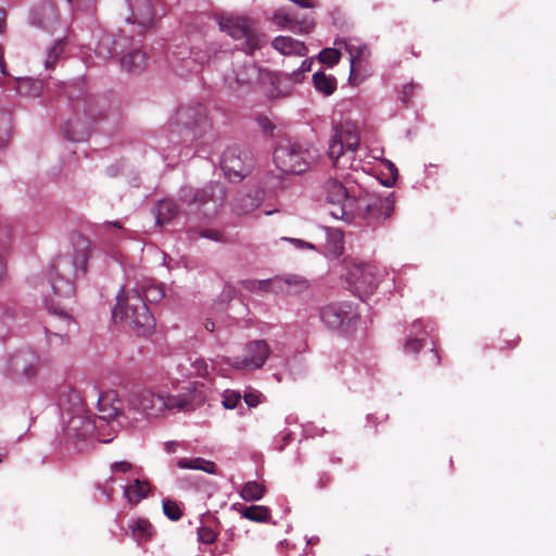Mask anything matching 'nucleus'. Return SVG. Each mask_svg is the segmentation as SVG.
Wrapping results in <instances>:
<instances>
[{"instance_id": "f257e3e1", "label": "nucleus", "mask_w": 556, "mask_h": 556, "mask_svg": "<svg viewBox=\"0 0 556 556\" xmlns=\"http://www.w3.org/2000/svg\"><path fill=\"white\" fill-rule=\"evenodd\" d=\"M325 204L336 219L351 222L355 218L366 220L369 225L389 218L394 211V195L380 197L375 193L352 194L337 179H329L324 186Z\"/></svg>"}, {"instance_id": "f03ea898", "label": "nucleus", "mask_w": 556, "mask_h": 556, "mask_svg": "<svg viewBox=\"0 0 556 556\" xmlns=\"http://www.w3.org/2000/svg\"><path fill=\"white\" fill-rule=\"evenodd\" d=\"M202 401V393L189 384L177 394H170L163 390H142L129 400V404L135 410L151 418L159 417L166 410H193Z\"/></svg>"}, {"instance_id": "7ed1b4c3", "label": "nucleus", "mask_w": 556, "mask_h": 556, "mask_svg": "<svg viewBox=\"0 0 556 556\" xmlns=\"http://www.w3.org/2000/svg\"><path fill=\"white\" fill-rule=\"evenodd\" d=\"M116 300L117 302L112 313L115 323H126L137 336H147L154 329V318L140 291L123 288L117 294Z\"/></svg>"}, {"instance_id": "20e7f679", "label": "nucleus", "mask_w": 556, "mask_h": 556, "mask_svg": "<svg viewBox=\"0 0 556 556\" xmlns=\"http://www.w3.org/2000/svg\"><path fill=\"white\" fill-rule=\"evenodd\" d=\"M51 288L53 298L46 299L49 318L45 321V331L47 336L64 337L73 324L64 301H70L74 296L75 286L70 279L55 277L51 281Z\"/></svg>"}, {"instance_id": "39448f33", "label": "nucleus", "mask_w": 556, "mask_h": 556, "mask_svg": "<svg viewBox=\"0 0 556 556\" xmlns=\"http://www.w3.org/2000/svg\"><path fill=\"white\" fill-rule=\"evenodd\" d=\"M64 96L70 100L73 112L75 114L74 119L66 122L63 129L64 137L72 141L79 140L75 135V128L78 125L88 126L102 117L103 110L98 99L88 93L83 88V84H62Z\"/></svg>"}, {"instance_id": "423d86ee", "label": "nucleus", "mask_w": 556, "mask_h": 556, "mask_svg": "<svg viewBox=\"0 0 556 556\" xmlns=\"http://www.w3.org/2000/svg\"><path fill=\"white\" fill-rule=\"evenodd\" d=\"M179 200L189 207L203 214V216L211 217L215 215L217 210L224 204L226 200V188L224 184L218 181H212L200 189L186 186L179 191Z\"/></svg>"}, {"instance_id": "0eeeda50", "label": "nucleus", "mask_w": 556, "mask_h": 556, "mask_svg": "<svg viewBox=\"0 0 556 556\" xmlns=\"http://www.w3.org/2000/svg\"><path fill=\"white\" fill-rule=\"evenodd\" d=\"M359 146V132L352 122L340 123L334 127V132L328 148V155L334 167L346 168L352 164L353 153Z\"/></svg>"}, {"instance_id": "6e6552de", "label": "nucleus", "mask_w": 556, "mask_h": 556, "mask_svg": "<svg viewBox=\"0 0 556 556\" xmlns=\"http://www.w3.org/2000/svg\"><path fill=\"white\" fill-rule=\"evenodd\" d=\"M274 162L285 174H302L316 160V151L298 142L280 143L273 154Z\"/></svg>"}, {"instance_id": "1a4fd4ad", "label": "nucleus", "mask_w": 556, "mask_h": 556, "mask_svg": "<svg viewBox=\"0 0 556 556\" xmlns=\"http://www.w3.org/2000/svg\"><path fill=\"white\" fill-rule=\"evenodd\" d=\"M175 124L177 127H182L181 137L185 142L202 140L212 134L207 110L200 104L179 108Z\"/></svg>"}, {"instance_id": "9d476101", "label": "nucleus", "mask_w": 556, "mask_h": 556, "mask_svg": "<svg viewBox=\"0 0 556 556\" xmlns=\"http://www.w3.org/2000/svg\"><path fill=\"white\" fill-rule=\"evenodd\" d=\"M219 27L235 40L241 41L242 50L248 54H253L255 50L264 45V38L260 35L254 23L241 16L225 17L219 21Z\"/></svg>"}, {"instance_id": "9b49d317", "label": "nucleus", "mask_w": 556, "mask_h": 556, "mask_svg": "<svg viewBox=\"0 0 556 556\" xmlns=\"http://www.w3.org/2000/svg\"><path fill=\"white\" fill-rule=\"evenodd\" d=\"M319 318L328 329L345 333L358 320V313L350 302H331L319 308Z\"/></svg>"}, {"instance_id": "f8f14e48", "label": "nucleus", "mask_w": 556, "mask_h": 556, "mask_svg": "<svg viewBox=\"0 0 556 556\" xmlns=\"http://www.w3.org/2000/svg\"><path fill=\"white\" fill-rule=\"evenodd\" d=\"M346 280L353 292L364 300L377 289L380 281L379 270L372 264H355L349 269Z\"/></svg>"}, {"instance_id": "ddd939ff", "label": "nucleus", "mask_w": 556, "mask_h": 556, "mask_svg": "<svg viewBox=\"0 0 556 556\" xmlns=\"http://www.w3.org/2000/svg\"><path fill=\"white\" fill-rule=\"evenodd\" d=\"M220 167L230 181H241L252 168V157L237 146L228 147L222 155Z\"/></svg>"}, {"instance_id": "4468645a", "label": "nucleus", "mask_w": 556, "mask_h": 556, "mask_svg": "<svg viewBox=\"0 0 556 556\" xmlns=\"http://www.w3.org/2000/svg\"><path fill=\"white\" fill-rule=\"evenodd\" d=\"M129 15L125 16L126 25L135 27L129 30L131 37L142 36L153 25L154 8L151 0H126Z\"/></svg>"}, {"instance_id": "2eb2a0df", "label": "nucleus", "mask_w": 556, "mask_h": 556, "mask_svg": "<svg viewBox=\"0 0 556 556\" xmlns=\"http://www.w3.org/2000/svg\"><path fill=\"white\" fill-rule=\"evenodd\" d=\"M3 374L16 382L33 379L37 374L35 356L26 353H16L4 358Z\"/></svg>"}, {"instance_id": "dca6fc26", "label": "nucleus", "mask_w": 556, "mask_h": 556, "mask_svg": "<svg viewBox=\"0 0 556 556\" xmlns=\"http://www.w3.org/2000/svg\"><path fill=\"white\" fill-rule=\"evenodd\" d=\"M68 396L75 405L76 410L67 421V426L65 428L66 434L68 437H75L77 439L84 440L94 433L98 427L97 422L94 419H91L88 416L81 414L83 401L77 392L73 391L68 394Z\"/></svg>"}, {"instance_id": "f3484780", "label": "nucleus", "mask_w": 556, "mask_h": 556, "mask_svg": "<svg viewBox=\"0 0 556 556\" xmlns=\"http://www.w3.org/2000/svg\"><path fill=\"white\" fill-rule=\"evenodd\" d=\"M260 79L261 70L252 62L236 64L225 76V83L236 92L251 89Z\"/></svg>"}, {"instance_id": "a211bd4d", "label": "nucleus", "mask_w": 556, "mask_h": 556, "mask_svg": "<svg viewBox=\"0 0 556 556\" xmlns=\"http://www.w3.org/2000/svg\"><path fill=\"white\" fill-rule=\"evenodd\" d=\"M269 353L270 349L266 341H252L245 345L244 355L236 357L231 365L238 369H258L265 364Z\"/></svg>"}, {"instance_id": "6ab92c4d", "label": "nucleus", "mask_w": 556, "mask_h": 556, "mask_svg": "<svg viewBox=\"0 0 556 556\" xmlns=\"http://www.w3.org/2000/svg\"><path fill=\"white\" fill-rule=\"evenodd\" d=\"M122 402L115 391H106L98 399V419L109 421L121 414Z\"/></svg>"}, {"instance_id": "aec40b11", "label": "nucleus", "mask_w": 556, "mask_h": 556, "mask_svg": "<svg viewBox=\"0 0 556 556\" xmlns=\"http://www.w3.org/2000/svg\"><path fill=\"white\" fill-rule=\"evenodd\" d=\"M274 20L277 25L287 27L293 33L308 34L313 30L315 23L311 18L296 21L291 14L280 9L275 12Z\"/></svg>"}, {"instance_id": "412c9836", "label": "nucleus", "mask_w": 556, "mask_h": 556, "mask_svg": "<svg viewBox=\"0 0 556 556\" xmlns=\"http://www.w3.org/2000/svg\"><path fill=\"white\" fill-rule=\"evenodd\" d=\"M119 33V36L115 39L110 35H103L100 38L96 47V53L98 56L106 60L117 54V48L124 47V41H126L125 35L128 33V30L126 28H121Z\"/></svg>"}, {"instance_id": "4be33fe9", "label": "nucleus", "mask_w": 556, "mask_h": 556, "mask_svg": "<svg viewBox=\"0 0 556 556\" xmlns=\"http://www.w3.org/2000/svg\"><path fill=\"white\" fill-rule=\"evenodd\" d=\"M59 20V11L54 3L45 2L33 12V23L45 29H50Z\"/></svg>"}, {"instance_id": "5701e85b", "label": "nucleus", "mask_w": 556, "mask_h": 556, "mask_svg": "<svg viewBox=\"0 0 556 556\" xmlns=\"http://www.w3.org/2000/svg\"><path fill=\"white\" fill-rule=\"evenodd\" d=\"M277 294H300L309 288L308 281L298 275H287L283 277H276Z\"/></svg>"}, {"instance_id": "b1692460", "label": "nucleus", "mask_w": 556, "mask_h": 556, "mask_svg": "<svg viewBox=\"0 0 556 556\" xmlns=\"http://www.w3.org/2000/svg\"><path fill=\"white\" fill-rule=\"evenodd\" d=\"M147 62V53L140 49H135L121 58L122 67L132 74L141 73L146 68Z\"/></svg>"}, {"instance_id": "393cba45", "label": "nucleus", "mask_w": 556, "mask_h": 556, "mask_svg": "<svg viewBox=\"0 0 556 556\" xmlns=\"http://www.w3.org/2000/svg\"><path fill=\"white\" fill-rule=\"evenodd\" d=\"M271 45L282 54L305 55L307 51L303 42L289 36H279L273 40Z\"/></svg>"}, {"instance_id": "a878e982", "label": "nucleus", "mask_w": 556, "mask_h": 556, "mask_svg": "<svg viewBox=\"0 0 556 556\" xmlns=\"http://www.w3.org/2000/svg\"><path fill=\"white\" fill-rule=\"evenodd\" d=\"M263 192L255 190L253 193L239 194L236 199L235 211L237 214H247L257 208L263 200Z\"/></svg>"}, {"instance_id": "bb28decb", "label": "nucleus", "mask_w": 556, "mask_h": 556, "mask_svg": "<svg viewBox=\"0 0 556 556\" xmlns=\"http://www.w3.org/2000/svg\"><path fill=\"white\" fill-rule=\"evenodd\" d=\"M313 84L316 90L325 97L331 96L337 90V79L332 75L318 71L313 75Z\"/></svg>"}, {"instance_id": "cd10ccee", "label": "nucleus", "mask_w": 556, "mask_h": 556, "mask_svg": "<svg viewBox=\"0 0 556 556\" xmlns=\"http://www.w3.org/2000/svg\"><path fill=\"white\" fill-rule=\"evenodd\" d=\"M180 469H194L202 470L207 473H216V465L214 462L206 460L201 457L195 458H180L176 463Z\"/></svg>"}, {"instance_id": "c85d7f7f", "label": "nucleus", "mask_w": 556, "mask_h": 556, "mask_svg": "<svg viewBox=\"0 0 556 556\" xmlns=\"http://www.w3.org/2000/svg\"><path fill=\"white\" fill-rule=\"evenodd\" d=\"M129 528L131 529L132 538L139 544L149 541L154 534V528L147 519H138Z\"/></svg>"}, {"instance_id": "c756f323", "label": "nucleus", "mask_w": 556, "mask_h": 556, "mask_svg": "<svg viewBox=\"0 0 556 556\" xmlns=\"http://www.w3.org/2000/svg\"><path fill=\"white\" fill-rule=\"evenodd\" d=\"M16 90L22 96L37 98L43 90V83L33 78H21L16 81Z\"/></svg>"}, {"instance_id": "7c9ffc66", "label": "nucleus", "mask_w": 556, "mask_h": 556, "mask_svg": "<svg viewBox=\"0 0 556 556\" xmlns=\"http://www.w3.org/2000/svg\"><path fill=\"white\" fill-rule=\"evenodd\" d=\"M242 286L245 290L255 293L264 292L277 294V289H279V286H277L276 282V277L264 280H244L242 281Z\"/></svg>"}, {"instance_id": "2f4dec72", "label": "nucleus", "mask_w": 556, "mask_h": 556, "mask_svg": "<svg viewBox=\"0 0 556 556\" xmlns=\"http://www.w3.org/2000/svg\"><path fill=\"white\" fill-rule=\"evenodd\" d=\"M150 490L151 485L148 481L136 479L125 489V495L130 503H138L149 494Z\"/></svg>"}, {"instance_id": "473e14b6", "label": "nucleus", "mask_w": 556, "mask_h": 556, "mask_svg": "<svg viewBox=\"0 0 556 556\" xmlns=\"http://www.w3.org/2000/svg\"><path fill=\"white\" fill-rule=\"evenodd\" d=\"M178 214V206L173 200H162L157 205L156 224L163 226Z\"/></svg>"}, {"instance_id": "72a5a7b5", "label": "nucleus", "mask_w": 556, "mask_h": 556, "mask_svg": "<svg viewBox=\"0 0 556 556\" xmlns=\"http://www.w3.org/2000/svg\"><path fill=\"white\" fill-rule=\"evenodd\" d=\"M266 492L265 486L256 481L247 482L240 491V496L247 502L260 501Z\"/></svg>"}, {"instance_id": "f704fd0d", "label": "nucleus", "mask_w": 556, "mask_h": 556, "mask_svg": "<svg viewBox=\"0 0 556 556\" xmlns=\"http://www.w3.org/2000/svg\"><path fill=\"white\" fill-rule=\"evenodd\" d=\"M242 517L255 521L265 522L270 518V510L266 506L252 505L240 510Z\"/></svg>"}, {"instance_id": "c9c22d12", "label": "nucleus", "mask_w": 556, "mask_h": 556, "mask_svg": "<svg viewBox=\"0 0 556 556\" xmlns=\"http://www.w3.org/2000/svg\"><path fill=\"white\" fill-rule=\"evenodd\" d=\"M141 295L144 302L157 303L165 296V292L162 285L150 283L143 287Z\"/></svg>"}, {"instance_id": "e433bc0d", "label": "nucleus", "mask_w": 556, "mask_h": 556, "mask_svg": "<svg viewBox=\"0 0 556 556\" xmlns=\"http://www.w3.org/2000/svg\"><path fill=\"white\" fill-rule=\"evenodd\" d=\"M65 49L64 39H59L50 48L47 59L45 61V65L47 68L51 70L54 67L56 61L62 55Z\"/></svg>"}, {"instance_id": "4c0bfd02", "label": "nucleus", "mask_w": 556, "mask_h": 556, "mask_svg": "<svg viewBox=\"0 0 556 556\" xmlns=\"http://www.w3.org/2000/svg\"><path fill=\"white\" fill-rule=\"evenodd\" d=\"M164 515L172 521H178L182 517V510L179 504L173 500L163 501Z\"/></svg>"}, {"instance_id": "58836bf2", "label": "nucleus", "mask_w": 556, "mask_h": 556, "mask_svg": "<svg viewBox=\"0 0 556 556\" xmlns=\"http://www.w3.org/2000/svg\"><path fill=\"white\" fill-rule=\"evenodd\" d=\"M319 61L328 66H333L340 61L341 52L334 48H325L319 52Z\"/></svg>"}, {"instance_id": "ea45409f", "label": "nucleus", "mask_w": 556, "mask_h": 556, "mask_svg": "<svg viewBox=\"0 0 556 556\" xmlns=\"http://www.w3.org/2000/svg\"><path fill=\"white\" fill-rule=\"evenodd\" d=\"M198 541L203 544H213L218 533L208 526H201L197 530Z\"/></svg>"}, {"instance_id": "a19ab883", "label": "nucleus", "mask_w": 556, "mask_h": 556, "mask_svg": "<svg viewBox=\"0 0 556 556\" xmlns=\"http://www.w3.org/2000/svg\"><path fill=\"white\" fill-rule=\"evenodd\" d=\"M345 49L350 54L351 74L354 72L356 63L361 61L364 53L367 51V47H356L354 45L345 43Z\"/></svg>"}, {"instance_id": "79ce46f5", "label": "nucleus", "mask_w": 556, "mask_h": 556, "mask_svg": "<svg viewBox=\"0 0 556 556\" xmlns=\"http://www.w3.org/2000/svg\"><path fill=\"white\" fill-rule=\"evenodd\" d=\"M241 401V394L233 390H225L223 393V406L226 409L236 408Z\"/></svg>"}, {"instance_id": "37998d69", "label": "nucleus", "mask_w": 556, "mask_h": 556, "mask_svg": "<svg viewBox=\"0 0 556 556\" xmlns=\"http://www.w3.org/2000/svg\"><path fill=\"white\" fill-rule=\"evenodd\" d=\"M419 88V85L414 83L404 85L401 91V101L405 104H408L410 102V99L415 94L416 90H418Z\"/></svg>"}, {"instance_id": "c03bdc74", "label": "nucleus", "mask_w": 556, "mask_h": 556, "mask_svg": "<svg viewBox=\"0 0 556 556\" xmlns=\"http://www.w3.org/2000/svg\"><path fill=\"white\" fill-rule=\"evenodd\" d=\"M312 64H313V61L312 60H304L301 64V66L296 70V71H293L292 74H291V79L294 81V83H301L302 81V78H303V75L306 73V72H309L311 71V67H312Z\"/></svg>"}, {"instance_id": "a18cd8bd", "label": "nucleus", "mask_w": 556, "mask_h": 556, "mask_svg": "<svg viewBox=\"0 0 556 556\" xmlns=\"http://www.w3.org/2000/svg\"><path fill=\"white\" fill-rule=\"evenodd\" d=\"M424 344L419 338H409L405 342L404 350L406 353L416 354L422 349Z\"/></svg>"}, {"instance_id": "49530a36", "label": "nucleus", "mask_w": 556, "mask_h": 556, "mask_svg": "<svg viewBox=\"0 0 556 556\" xmlns=\"http://www.w3.org/2000/svg\"><path fill=\"white\" fill-rule=\"evenodd\" d=\"M87 263H88V255L86 252H80L76 255L74 266L75 271L77 273L80 270L83 274H86L87 271Z\"/></svg>"}, {"instance_id": "de8ad7c7", "label": "nucleus", "mask_w": 556, "mask_h": 556, "mask_svg": "<svg viewBox=\"0 0 556 556\" xmlns=\"http://www.w3.org/2000/svg\"><path fill=\"white\" fill-rule=\"evenodd\" d=\"M256 121H257V124H258L260 128L262 129V131L265 135H273V131L275 129V125L273 124V122L268 117H266V116H258Z\"/></svg>"}, {"instance_id": "09e8293b", "label": "nucleus", "mask_w": 556, "mask_h": 556, "mask_svg": "<svg viewBox=\"0 0 556 556\" xmlns=\"http://www.w3.org/2000/svg\"><path fill=\"white\" fill-rule=\"evenodd\" d=\"M261 395L257 391H250L244 394L243 399L249 407H256L261 402Z\"/></svg>"}, {"instance_id": "8fccbe9b", "label": "nucleus", "mask_w": 556, "mask_h": 556, "mask_svg": "<svg viewBox=\"0 0 556 556\" xmlns=\"http://www.w3.org/2000/svg\"><path fill=\"white\" fill-rule=\"evenodd\" d=\"M112 470L115 471V472H128L131 470L132 468V465L126 460H122V462H115L112 464L111 466Z\"/></svg>"}, {"instance_id": "3c124183", "label": "nucleus", "mask_w": 556, "mask_h": 556, "mask_svg": "<svg viewBox=\"0 0 556 556\" xmlns=\"http://www.w3.org/2000/svg\"><path fill=\"white\" fill-rule=\"evenodd\" d=\"M194 369H195V372L199 375V376H205L207 374V364L205 363L204 359L202 358H197L194 359V362L192 363Z\"/></svg>"}, {"instance_id": "603ef678", "label": "nucleus", "mask_w": 556, "mask_h": 556, "mask_svg": "<svg viewBox=\"0 0 556 556\" xmlns=\"http://www.w3.org/2000/svg\"><path fill=\"white\" fill-rule=\"evenodd\" d=\"M201 236L207 239H212L215 241H219L222 239V235L213 229H206L201 232Z\"/></svg>"}, {"instance_id": "864d4df0", "label": "nucleus", "mask_w": 556, "mask_h": 556, "mask_svg": "<svg viewBox=\"0 0 556 556\" xmlns=\"http://www.w3.org/2000/svg\"><path fill=\"white\" fill-rule=\"evenodd\" d=\"M291 242L298 247V248H307V249H315V247L312 243L304 242L300 239H291Z\"/></svg>"}, {"instance_id": "5fc2aeb1", "label": "nucleus", "mask_w": 556, "mask_h": 556, "mask_svg": "<svg viewBox=\"0 0 556 556\" xmlns=\"http://www.w3.org/2000/svg\"><path fill=\"white\" fill-rule=\"evenodd\" d=\"M178 447V443L176 441H169L165 444V451L168 454H174Z\"/></svg>"}, {"instance_id": "6e6d98bb", "label": "nucleus", "mask_w": 556, "mask_h": 556, "mask_svg": "<svg viewBox=\"0 0 556 556\" xmlns=\"http://www.w3.org/2000/svg\"><path fill=\"white\" fill-rule=\"evenodd\" d=\"M5 25V11L0 9V33L3 30Z\"/></svg>"}, {"instance_id": "4d7b16f0", "label": "nucleus", "mask_w": 556, "mask_h": 556, "mask_svg": "<svg viewBox=\"0 0 556 556\" xmlns=\"http://www.w3.org/2000/svg\"><path fill=\"white\" fill-rule=\"evenodd\" d=\"M204 327H205V329H206L207 331L213 332V331H214V329H215V324H214V321H213V320L207 319V320L205 321V324H204Z\"/></svg>"}, {"instance_id": "13d9d810", "label": "nucleus", "mask_w": 556, "mask_h": 556, "mask_svg": "<svg viewBox=\"0 0 556 556\" xmlns=\"http://www.w3.org/2000/svg\"><path fill=\"white\" fill-rule=\"evenodd\" d=\"M413 329H415V331L413 332L414 334H418L419 333V329L422 328V324L420 320H416L413 323L412 325Z\"/></svg>"}, {"instance_id": "bf43d9fd", "label": "nucleus", "mask_w": 556, "mask_h": 556, "mask_svg": "<svg viewBox=\"0 0 556 556\" xmlns=\"http://www.w3.org/2000/svg\"><path fill=\"white\" fill-rule=\"evenodd\" d=\"M0 72L3 76H7L9 75L8 72H7V64H5V61L3 60L2 62H0Z\"/></svg>"}, {"instance_id": "052dcab7", "label": "nucleus", "mask_w": 556, "mask_h": 556, "mask_svg": "<svg viewBox=\"0 0 556 556\" xmlns=\"http://www.w3.org/2000/svg\"><path fill=\"white\" fill-rule=\"evenodd\" d=\"M519 342V338H516L514 341H511V343H509V349H513L515 348Z\"/></svg>"}, {"instance_id": "680f3d73", "label": "nucleus", "mask_w": 556, "mask_h": 556, "mask_svg": "<svg viewBox=\"0 0 556 556\" xmlns=\"http://www.w3.org/2000/svg\"><path fill=\"white\" fill-rule=\"evenodd\" d=\"M431 352L433 353L434 357L437 358V363L439 364L440 357H439L438 351L435 349H432Z\"/></svg>"}, {"instance_id": "e2e57ef3", "label": "nucleus", "mask_w": 556, "mask_h": 556, "mask_svg": "<svg viewBox=\"0 0 556 556\" xmlns=\"http://www.w3.org/2000/svg\"><path fill=\"white\" fill-rule=\"evenodd\" d=\"M4 60V50L3 48L0 46V62H2Z\"/></svg>"}, {"instance_id": "0e129e2a", "label": "nucleus", "mask_w": 556, "mask_h": 556, "mask_svg": "<svg viewBox=\"0 0 556 556\" xmlns=\"http://www.w3.org/2000/svg\"><path fill=\"white\" fill-rule=\"evenodd\" d=\"M67 263V260L63 258L59 261L58 267H61L63 264Z\"/></svg>"}, {"instance_id": "69168bd1", "label": "nucleus", "mask_w": 556, "mask_h": 556, "mask_svg": "<svg viewBox=\"0 0 556 556\" xmlns=\"http://www.w3.org/2000/svg\"><path fill=\"white\" fill-rule=\"evenodd\" d=\"M289 439H290V434L289 433L283 435L285 443H287L289 441Z\"/></svg>"}, {"instance_id": "338daca9", "label": "nucleus", "mask_w": 556, "mask_h": 556, "mask_svg": "<svg viewBox=\"0 0 556 556\" xmlns=\"http://www.w3.org/2000/svg\"><path fill=\"white\" fill-rule=\"evenodd\" d=\"M113 226H114V227H117V228H121V227H122V226H121V224H119L118 222L114 223V224H113Z\"/></svg>"}, {"instance_id": "774afa93", "label": "nucleus", "mask_w": 556, "mask_h": 556, "mask_svg": "<svg viewBox=\"0 0 556 556\" xmlns=\"http://www.w3.org/2000/svg\"><path fill=\"white\" fill-rule=\"evenodd\" d=\"M60 405H61V407H63V408H64V405H65V404H64V402H63V399H61V404H60Z\"/></svg>"}]
</instances>
